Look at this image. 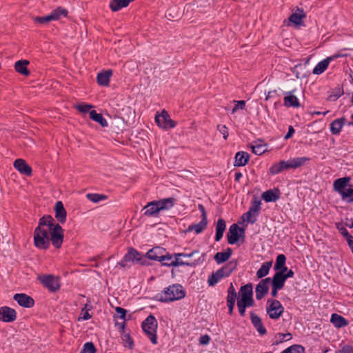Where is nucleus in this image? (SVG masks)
<instances>
[{"mask_svg":"<svg viewBox=\"0 0 353 353\" xmlns=\"http://www.w3.org/2000/svg\"><path fill=\"white\" fill-rule=\"evenodd\" d=\"M350 181V177L349 176L336 179L333 184L334 190L341 194L345 188L348 185Z\"/></svg>","mask_w":353,"mask_h":353,"instance_id":"nucleus-22","label":"nucleus"},{"mask_svg":"<svg viewBox=\"0 0 353 353\" xmlns=\"http://www.w3.org/2000/svg\"><path fill=\"white\" fill-rule=\"evenodd\" d=\"M81 353H96V348L92 342H88L84 344Z\"/></svg>","mask_w":353,"mask_h":353,"instance_id":"nucleus-46","label":"nucleus"},{"mask_svg":"<svg viewBox=\"0 0 353 353\" xmlns=\"http://www.w3.org/2000/svg\"><path fill=\"white\" fill-rule=\"evenodd\" d=\"M266 312L270 319L277 320L284 312V307L279 301L269 299L267 301Z\"/></svg>","mask_w":353,"mask_h":353,"instance_id":"nucleus-6","label":"nucleus"},{"mask_svg":"<svg viewBox=\"0 0 353 353\" xmlns=\"http://www.w3.org/2000/svg\"><path fill=\"white\" fill-rule=\"evenodd\" d=\"M252 323L261 335L266 334L267 331L263 325L261 319L254 312L250 313Z\"/></svg>","mask_w":353,"mask_h":353,"instance_id":"nucleus-21","label":"nucleus"},{"mask_svg":"<svg viewBox=\"0 0 353 353\" xmlns=\"http://www.w3.org/2000/svg\"><path fill=\"white\" fill-rule=\"evenodd\" d=\"M343 200H347V202H350V199L353 198V186L349 185L347 189H345L343 192L340 194Z\"/></svg>","mask_w":353,"mask_h":353,"instance_id":"nucleus-41","label":"nucleus"},{"mask_svg":"<svg viewBox=\"0 0 353 353\" xmlns=\"http://www.w3.org/2000/svg\"><path fill=\"white\" fill-rule=\"evenodd\" d=\"M250 159V155L248 152L240 151L236 152L234 157V165L236 167L245 165Z\"/></svg>","mask_w":353,"mask_h":353,"instance_id":"nucleus-19","label":"nucleus"},{"mask_svg":"<svg viewBox=\"0 0 353 353\" xmlns=\"http://www.w3.org/2000/svg\"><path fill=\"white\" fill-rule=\"evenodd\" d=\"M155 121L163 129H170L176 126V123L170 119L169 114L163 110L161 114H156Z\"/></svg>","mask_w":353,"mask_h":353,"instance_id":"nucleus-7","label":"nucleus"},{"mask_svg":"<svg viewBox=\"0 0 353 353\" xmlns=\"http://www.w3.org/2000/svg\"><path fill=\"white\" fill-rule=\"evenodd\" d=\"M236 261H230L226 265L213 272L208 279V283L210 286L215 285L221 279L229 276L230 274L236 268Z\"/></svg>","mask_w":353,"mask_h":353,"instance_id":"nucleus-4","label":"nucleus"},{"mask_svg":"<svg viewBox=\"0 0 353 353\" xmlns=\"http://www.w3.org/2000/svg\"><path fill=\"white\" fill-rule=\"evenodd\" d=\"M306 15L304 13L303 9L297 8L295 12H293L289 17V20L290 22L293 23L294 25H300L301 23L302 19L305 18Z\"/></svg>","mask_w":353,"mask_h":353,"instance_id":"nucleus-28","label":"nucleus"},{"mask_svg":"<svg viewBox=\"0 0 353 353\" xmlns=\"http://www.w3.org/2000/svg\"><path fill=\"white\" fill-rule=\"evenodd\" d=\"M86 197L90 201L94 202V203H99V201L102 200H105L107 199V196L104 194H94V193H88L86 194Z\"/></svg>","mask_w":353,"mask_h":353,"instance_id":"nucleus-40","label":"nucleus"},{"mask_svg":"<svg viewBox=\"0 0 353 353\" xmlns=\"http://www.w3.org/2000/svg\"><path fill=\"white\" fill-rule=\"evenodd\" d=\"M253 305H250L249 303H247L237 301V307L239 309V314L241 316H244L245 315L246 307H252Z\"/></svg>","mask_w":353,"mask_h":353,"instance_id":"nucleus-49","label":"nucleus"},{"mask_svg":"<svg viewBox=\"0 0 353 353\" xmlns=\"http://www.w3.org/2000/svg\"><path fill=\"white\" fill-rule=\"evenodd\" d=\"M228 241L230 244L236 243L241 236H244V229L239 228L237 224L232 225L228 233Z\"/></svg>","mask_w":353,"mask_h":353,"instance_id":"nucleus-10","label":"nucleus"},{"mask_svg":"<svg viewBox=\"0 0 353 353\" xmlns=\"http://www.w3.org/2000/svg\"><path fill=\"white\" fill-rule=\"evenodd\" d=\"M251 148L252 152L256 155H261L266 150L265 145L262 144L256 143L255 145H252Z\"/></svg>","mask_w":353,"mask_h":353,"instance_id":"nucleus-44","label":"nucleus"},{"mask_svg":"<svg viewBox=\"0 0 353 353\" xmlns=\"http://www.w3.org/2000/svg\"><path fill=\"white\" fill-rule=\"evenodd\" d=\"M63 241V230L59 224L53 222H39L34 233V245L46 250L50 247L51 241L56 248H61Z\"/></svg>","mask_w":353,"mask_h":353,"instance_id":"nucleus-1","label":"nucleus"},{"mask_svg":"<svg viewBox=\"0 0 353 353\" xmlns=\"http://www.w3.org/2000/svg\"><path fill=\"white\" fill-rule=\"evenodd\" d=\"M13 299L20 306L24 307H32L34 305V299L26 294H16L14 295Z\"/></svg>","mask_w":353,"mask_h":353,"instance_id":"nucleus-16","label":"nucleus"},{"mask_svg":"<svg viewBox=\"0 0 353 353\" xmlns=\"http://www.w3.org/2000/svg\"><path fill=\"white\" fill-rule=\"evenodd\" d=\"M232 255V249L228 248L225 252H217L214 259L218 264L228 261Z\"/></svg>","mask_w":353,"mask_h":353,"instance_id":"nucleus-33","label":"nucleus"},{"mask_svg":"<svg viewBox=\"0 0 353 353\" xmlns=\"http://www.w3.org/2000/svg\"><path fill=\"white\" fill-rule=\"evenodd\" d=\"M157 321L152 315L148 316L142 323V329L153 344L157 343Z\"/></svg>","mask_w":353,"mask_h":353,"instance_id":"nucleus-5","label":"nucleus"},{"mask_svg":"<svg viewBox=\"0 0 353 353\" xmlns=\"http://www.w3.org/2000/svg\"><path fill=\"white\" fill-rule=\"evenodd\" d=\"M33 21L35 23L40 24H46L52 21L50 14L44 17H35L33 18Z\"/></svg>","mask_w":353,"mask_h":353,"instance_id":"nucleus-45","label":"nucleus"},{"mask_svg":"<svg viewBox=\"0 0 353 353\" xmlns=\"http://www.w3.org/2000/svg\"><path fill=\"white\" fill-rule=\"evenodd\" d=\"M305 348L301 345H293L281 353H304Z\"/></svg>","mask_w":353,"mask_h":353,"instance_id":"nucleus-39","label":"nucleus"},{"mask_svg":"<svg viewBox=\"0 0 353 353\" xmlns=\"http://www.w3.org/2000/svg\"><path fill=\"white\" fill-rule=\"evenodd\" d=\"M280 197L279 189L269 190L262 194L263 199L266 202H275Z\"/></svg>","mask_w":353,"mask_h":353,"instance_id":"nucleus-24","label":"nucleus"},{"mask_svg":"<svg viewBox=\"0 0 353 353\" xmlns=\"http://www.w3.org/2000/svg\"><path fill=\"white\" fill-rule=\"evenodd\" d=\"M294 272L292 270H288V272L284 274L285 279H287L288 278H291L294 276Z\"/></svg>","mask_w":353,"mask_h":353,"instance_id":"nucleus-62","label":"nucleus"},{"mask_svg":"<svg viewBox=\"0 0 353 353\" xmlns=\"http://www.w3.org/2000/svg\"><path fill=\"white\" fill-rule=\"evenodd\" d=\"M17 313L14 309L4 306L0 307V321L10 323L16 320Z\"/></svg>","mask_w":353,"mask_h":353,"instance_id":"nucleus-15","label":"nucleus"},{"mask_svg":"<svg viewBox=\"0 0 353 353\" xmlns=\"http://www.w3.org/2000/svg\"><path fill=\"white\" fill-rule=\"evenodd\" d=\"M207 227V222H199L197 224L190 225L187 230H184V233L194 231L196 234H200Z\"/></svg>","mask_w":353,"mask_h":353,"instance_id":"nucleus-37","label":"nucleus"},{"mask_svg":"<svg viewBox=\"0 0 353 353\" xmlns=\"http://www.w3.org/2000/svg\"><path fill=\"white\" fill-rule=\"evenodd\" d=\"M346 119L344 117L334 120L330 125V132L332 134L338 135L345 124Z\"/></svg>","mask_w":353,"mask_h":353,"instance_id":"nucleus-23","label":"nucleus"},{"mask_svg":"<svg viewBox=\"0 0 353 353\" xmlns=\"http://www.w3.org/2000/svg\"><path fill=\"white\" fill-rule=\"evenodd\" d=\"M236 299V293L228 294L227 296V303H235Z\"/></svg>","mask_w":353,"mask_h":353,"instance_id":"nucleus-58","label":"nucleus"},{"mask_svg":"<svg viewBox=\"0 0 353 353\" xmlns=\"http://www.w3.org/2000/svg\"><path fill=\"white\" fill-rule=\"evenodd\" d=\"M55 217L58 221H65L67 212L61 201H57L54 205Z\"/></svg>","mask_w":353,"mask_h":353,"instance_id":"nucleus-26","label":"nucleus"},{"mask_svg":"<svg viewBox=\"0 0 353 353\" xmlns=\"http://www.w3.org/2000/svg\"><path fill=\"white\" fill-rule=\"evenodd\" d=\"M239 294L240 299L237 301L247 303L250 305H254V301L252 297L253 288L251 283H248L241 286Z\"/></svg>","mask_w":353,"mask_h":353,"instance_id":"nucleus-9","label":"nucleus"},{"mask_svg":"<svg viewBox=\"0 0 353 353\" xmlns=\"http://www.w3.org/2000/svg\"><path fill=\"white\" fill-rule=\"evenodd\" d=\"M29 61L27 60L17 61L14 64L15 70L23 76H28L30 71L27 68Z\"/></svg>","mask_w":353,"mask_h":353,"instance_id":"nucleus-29","label":"nucleus"},{"mask_svg":"<svg viewBox=\"0 0 353 353\" xmlns=\"http://www.w3.org/2000/svg\"><path fill=\"white\" fill-rule=\"evenodd\" d=\"M286 261V257L284 254H279L276 259L274 269L275 270H279L283 265H285Z\"/></svg>","mask_w":353,"mask_h":353,"instance_id":"nucleus-42","label":"nucleus"},{"mask_svg":"<svg viewBox=\"0 0 353 353\" xmlns=\"http://www.w3.org/2000/svg\"><path fill=\"white\" fill-rule=\"evenodd\" d=\"M347 241V243H348V245L350 247V248L351 249L352 253H353V237L352 236H348V239H346Z\"/></svg>","mask_w":353,"mask_h":353,"instance_id":"nucleus-61","label":"nucleus"},{"mask_svg":"<svg viewBox=\"0 0 353 353\" xmlns=\"http://www.w3.org/2000/svg\"><path fill=\"white\" fill-rule=\"evenodd\" d=\"M290 169L288 161L284 160L280 161L278 163H274L269 169V172L272 175H276L281 173L285 170Z\"/></svg>","mask_w":353,"mask_h":353,"instance_id":"nucleus-20","label":"nucleus"},{"mask_svg":"<svg viewBox=\"0 0 353 353\" xmlns=\"http://www.w3.org/2000/svg\"><path fill=\"white\" fill-rule=\"evenodd\" d=\"M115 311L117 314H119L120 319H123V321L125 320V315H126L127 311L125 309L120 307H117L115 308Z\"/></svg>","mask_w":353,"mask_h":353,"instance_id":"nucleus-54","label":"nucleus"},{"mask_svg":"<svg viewBox=\"0 0 353 353\" xmlns=\"http://www.w3.org/2000/svg\"><path fill=\"white\" fill-rule=\"evenodd\" d=\"M210 337L208 334L202 335L199 339V343L201 345H208L210 343Z\"/></svg>","mask_w":353,"mask_h":353,"instance_id":"nucleus-56","label":"nucleus"},{"mask_svg":"<svg viewBox=\"0 0 353 353\" xmlns=\"http://www.w3.org/2000/svg\"><path fill=\"white\" fill-rule=\"evenodd\" d=\"M67 14L68 10L62 7H58L50 13L52 21H57L62 17H66Z\"/></svg>","mask_w":353,"mask_h":353,"instance_id":"nucleus-35","label":"nucleus"},{"mask_svg":"<svg viewBox=\"0 0 353 353\" xmlns=\"http://www.w3.org/2000/svg\"><path fill=\"white\" fill-rule=\"evenodd\" d=\"M165 250L160 247H156L151 250H150L147 252V256L149 259L159 261H165L166 259L171 260L170 256H168L165 254Z\"/></svg>","mask_w":353,"mask_h":353,"instance_id":"nucleus-13","label":"nucleus"},{"mask_svg":"<svg viewBox=\"0 0 353 353\" xmlns=\"http://www.w3.org/2000/svg\"><path fill=\"white\" fill-rule=\"evenodd\" d=\"M130 256H126V255L124 256L123 259L118 263V265L121 266V268H125L130 265V263H132L129 261L128 259Z\"/></svg>","mask_w":353,"mask_h":353,"instance_id":"nucleus-55","label":"nucleus"},{"mask_svg":"<svg viewBox=\"0 0 353 353\" xmlns=\"http://www.w3.org/2000/svg\"><path fill=\"white\" fill-rule=\"evenodd\" d=\"M112 75V71L111 70H105L99 73L97 78L98 84L102 86H108Z\"/></svg>","mask_w":353,"mask_h":353,"instance_id":"nucleus-25","label":"nucleus"},{"mask_svg":"<svg viewBox=\"0 0 353 353\" xmlns=\"http://www.w3.org/2000/svg\"><path fill=\"white\" fill-rule=\"evenodd\" d=\"M331 323L336 327H343L348 325V321L342 316L333 314L330 319Z\"/></svg>","mask_w":353,"mask_h":353,"instance_id":"nucleus-32","label":"nucleus"},{"mask_svg":"<svg viewBox=\"0 0 353 353\" xmlns=\"http://www.w3.org/2000/svg\"><path fill=\"white\" fill-rule=\"evenodd\" d=\"M310 161L309 157H302L291 159L288 161L290 169H296Z\"/></svg>","mask_w":353,"mask_h":353,"instance_id":"nucleus-27","label":"nucleus"},{"mask_svg":"<svg viewBox=\"0 0 353 353\" xmlns=\"http://www.w3.org/2000/svg\"><path fill=\"white\" fill-rule=\"evenodd\" d=\"M296 90L292 91L284 92L283 105L287 108H299L301 103L298 97L294 94Z\"/></svg>","mask_w":353,"mask_h":353,"instance_id":"nucleus-11","label":"nucleus"},{"mask_svg":"<svg viewBox=\"0 0 353 353\" xmlns=\"http://www.w3.org/2000/svg\"><path fill=\"white\" fill-rule=\"evenodd\" d=\"M13 165L14 168L22 174L26 176H30L32 174V168L22 159H16Z\"/></svg>","mask_w":353,"mask_h":353,"instance_id":"nucleus-17","label":"nucleus"},{"mask_svg":"<svg viewBox=\"0 0 353 353\" xmlns=\"http://www.w3.org/2000/svg\"><path fill=\"white\" fill-rule=\"evenodd\" d=\"M234 102L236 103V105L233 107L232 110V114L236 112L239 109L243 110L245 107V101L243 100L234 101Z\"/></svg>","mask_w":353,"mask_h":353,"instance_id":"nucleus-50","label":"nucleus"},{"mask_svg":"<svg viewBox=\"0 0 353 353\" xmlns=\"http://www.w3.org/2000/svg\"><path fill=\"white\" fill-rule=\"evenodd\" d=\"M198 252H192L190 254H184V253H179L176 254V258L174 260L171 261L170 263H165V264L171 265L173 266H178V265H192V263H190L188 261H183L180 257H191L193 256L194 253H197Z\"/></svg>","mask_w":353,"mask_h":353,"instance_id":"nucleus-18","label":"nucleus"},{"mask_svg":"<svg viewBox=\"0 0 353 353\" xmlns=\"http://www.w3.org/2000/svg\"><path fill=\"white\" fill-rule=\"evenodd\" d=\"M278 336H279V343H282L285 341H289L292 338V335L290 332H288L285 334L279 333V334H278Z\"/></svg>","mask_w":353,"mask_h":353,"instance_id":"nucleus-52","label":"nucleus"},{"mask_svg":"<svg viewBox=\"0 0 353 353\" xmlns=\"http://www.w3.org/2000/svg\"><path fill=\"white\" fill-rule=\"evenodd\" d=\"M92 108V105L80 103L77 105V109L83 113H87Z\"/></svg>","mask_w":353,"mask_h":353,"instance_id":"nucleus-51","label":"nucleus"},{"mask_svg":"<svg viewBox=\"0 0 353 353\" xmlns=\"http://www.w3.org/2000/svg\"><path fill=\"white\" fill-rule=\"evenodd\" d=\"M286 279L283 272H276L272 279V286L282 289L285 285Z\"/></svg>","mask_w":353,"mask_h":353,"instance_id":"nucleus-30","label":"nucleus"},{"mask_svg":"<svg viewBox=\"0 0 353 353\" xmlns=\"http://www.w3.org/2000/svg\"><path fill=\"white\" fill-rule=\"evenodd\" d=\"M217 128L219 132L223 134L224 139L226 140L228 137V128L226 127V125H219Z\"/></svg>","mask_w":353,"mask_h":353,"instance_id":"nucleus-53","label":"nucleus"},{"mask_svg":"<svg viewBox=\"0 0 353 353\" xmlns=\"http://www.w3.org/2000/svg\"><path fill=\"white\" fill-rule=\"evenodd\" d=\"M125 343L126 344H128L129 345V347L130 349L132 348L133 347V340L132 339L130 336V335L127 334L125 336Z\"/></svg>","mask_w":353,"mask_h":353,"instance_id":"nucleus-60","label":"nucleus"},{"mask_svg":"<svg viewBox=\"0 0 353 353\" xmlns=\"http://www.w3.org/2000/svg\"><path fill=\"white\" fill-rule=\"evenodd\" d=\"M157 296L161 302H172L183 299L185 296V291L181 285L172 284L164 288Z\"/></svg>","mask_w":353,"mask_h":353,"instance_id":"nucleus-3","label":"nucleus"},{"mask_svg":"<svg viewBox=\"0 0 353 353\" xmlns=\"http://www.w3.org/2000/svg\"><path fill=\"white\" fill-rule=\"evenodd\" d=\"M280 289L279 288H277L276 287H272V292H271V295L273 296V297H276L277 295H278V291Z\"/></svg>","mask_w":353,"mask_h":353,"instance_id":"nucleus-63","label":"nucleus"},{"mask_svg":"<svg viewBox=\"0 0 353 353\" xmlns=\"http://www.w3.org/2000/svg\"><path fill=\"white\" fill-rule=\"evenodd\" d=\"M261 205L260 200L254 199L252 201L249 210L242 215L241 221H252V218H255L260 210Z\"/></svg>","mask_w":353,"mask_h":353,"instance_id":"nucleus-14","label":"nucleus"},{"mask_svg":"<svg viewBox=\"0 0 353 353\" xmlns=\"http://www.w3.org/2000/svg\"><path fill=\"white\" fill-rule=\"evenodd\" d=\"M270 283V278H265L260 281L255 289L256 299L261 300L268 293Z\"/></svg>","mask_w":353,"mask_h":353,"instance_id":"nucleus-12","label":"nucleus"},{"mask_svg":"<svg viewBox=\"0 0 353 353\" xmlns=\"http://www.w3.org/2000/svg\"><path fill=\"white\" fill-rule=\"evenodd\" d=\"M125 255L126 256H130V258L128 259L131 263H133L134 260L139 261L141 259L140 254L136 250L132 248L128 250V252Z\"/></svg>","mask_w":353,"mask_h":353,"instance_id":"nucleus-43","label":"nucleus"},{"mask_svg":"<svg viewBox=\"0 0 353 353\" xmlns=\"http://www.w3.org/2000/svg\"><path fill=\"white\" fill-rule=\"evenodd\" d=\"M174 197H168L149 202L143 209L144 214L149 216H157L161 212L169 210L176 203Z\"/></svg>","mask_w":353,"mask_h":353,"instance_id":"nucleus-2","label":"nucleus"},{"mask_svg":"<svg viewBox=\"0 0 353 353\" xmlns=\"http://www.w3.org/2000/svg\"><path fill=\"white\" fill-rule=\"evenodd\" d=\"M88 305L85 304L84 307L81 310V316L78 318V321L88 320L92 316L89 314L88 311L90 310L88 308Z\"/></svg>","mask_w":353,"mask_h":353,"instance_id":"nucleus-47","label":"nucleus"},{"mask_svg":"<svg viewBox=\"0 0 353 353\" xmlns=\"http://www.w3.org/2000/svg\"><path fill=\"white\" fill-rule=\"evenodd\" d=\"M226 225L225 222H217V225L216 228V236L215 241H219L223 237V232L225 230Z\"/></svg>","mask_w":353,"mask_h":353,"instance_id":"nucleus-38","label":"nucleus"},{"mask_svg":"<svg viewBox=\"0 0 353 353\" xmlns=\"http://www.w3.org/2000/svg\"><path fill=\"white\" fill-rule=\"evenodd\" d=\"M272 262L268 261L262 264L261 268L256 272V276L261 279L268 274L270 268L272 267Z\"/></svg>","mask_w":353,"mask_h":353,"instance_id":"nucleus-36","label":"nucleus"},{"mask_svg":"<svg viewBox=\"0 0 353 353\" xmlns=\"http://www.w3.org/2000/svg\"><path fill=\"white\" fill-rule=\"evenodd\" d=\"M332 58L327 57L320 62H319L313 70V74H322L328 67L329 63Z\"/></svg>","mask_w":353,"mask_h":353,"instance_id":"nucleus-31","label":"nucleus"},{"mask_svg":"<svg viewBox=\"0 0 353 353\" xmlns=\"http://www.w3.org/2000/svg\"><path fill=\"white\" fill-rule=\"evenodd\" d=\"M198 208L201 214V221H207L206 212L202 204H199Z\"/></svg>","mask_w":353,"mask_h":353,"instance_id":"nucleus-57","label":"nucleus"},{"mask_svg":"<svg viewBox=\"0 0 353 353\" xmlns=\"http://www.w3.org/2000/svg\"><path fill=\"white\" fill-rule=\"evenodd\" d=\"M294 132H295V130H294L293 126L290 125L289 128H288V132L285 135L284 139H288L291 138Z\"/></svg>","mask_w":353,"mask_h":353,"instance_id":"nucleus-59","label":"nucleus"},{"mask_svg":"<svg viewBox=\"0 0 353 353\" xmlns=\"http://www.w3.org/2000/svg\"><path fill=\"white\" fill-rule=\"evenodd\" d=\"M336 228L339 230L341 234L346 239H348V236H352L345 228V226L343 225L342 222H336Z\"/></svg>","mask_w":353,"mask_h":353,"instance_id":"nucleus-48","label":"nucleus"},{"mask_svg":"<svg viewBox=\"0 0 353 353\" xmlns=\"http://www.w3.org/2000/svg\"><path fill=\"white\" fill-rule=\"evenodd\" d=\"M39 280L50 292H56L60 288L59 279L51 274L39 276Z\"/></svg>","mask_w":353,"mask_h":353,"instance_id":"nucleus-8","label":"nucleus"},{"mask_svg":"<svg viewBox=\"0 0 353 353\" xmlns=\"http://www.w3.org/2000/svg\"><path fill=\"white\" fill-rule=\"evenodd\" d=\"M231 293H236V290H235L232 283H230V287L228 289V294H231Z\"/></svg>","mask_w":353,"mask_h":353,"instance_id":"nucleus-64","label":"nucleus"},{"mask_svg":"<svg viewBox=\"0 0 353 353\" xmlns=\"http://www.w3.org/2000/svg\"><path fill=\"white\" fill-rule=\"evenodd\" d=\"M90 117L95 122L99 123L102 127L108 126V121L103 117L102 114L97 113L95 110H91L90 112Z\"/></svg>","mask_w":353,"mask_h":353,"instance_id":"nucleus-34","label":"nucleus"}]
</instances>
